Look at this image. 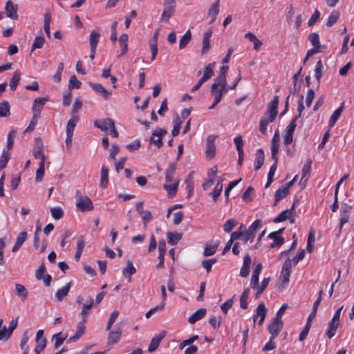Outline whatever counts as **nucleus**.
Wrapping results in <instances>:
<instances>
[{"mask_svg": "<svg viewBox=\"0 0 354 354\" xmlns=\"http://www.w3.org/2000/svg\"><path fill=\"white\" fill-rule=\"evenodd\" d=\"M76 206L77 208L84 212L86 211H91L94 207L91 200L86 196H82L80 191L76 192Z\"/></svg>", "mask_w": 354, "mask_h": 354, "instance_id": "obj_1", "label": "nucleus"}, {"mask_svg": "<svg viewBox=\"0 0 354 354\" xmlns=\"http://www.w3.org/2000/svg\"><path fill=\"white\" fill-rule=\"evenodd\" d=\"M176 7V4L175 0H164L163 12L161 15L160 20L168 21L174 15Z\"/></svg>", "mask_w": 354, "mask_h": 354, "instance_id": "obj_2", "label": "nucleus"}, {"mask_svg": "<svg viewBox=\"0 0 354 354\" xmlns=\"http://www.w3.org/2000/svg\"><path fill=\"white\" fill-rule=\"evenodd\" d=\"M261 226V221L259 219L256 220L253 223L248 227V230H245L244 232V243H246L248 241L252 243L255 237L257 230Z\"/></svg>", "mask_w": 354, "mask_h": 354, "instance_id": "obj_3", "label": "nucleus"}, {"mask_svg": "<svg viewBox=\"0 0 354 354\" xmlns=\"http://www.w3.org/2000/svg\"><path fill=\"white\" fill-rule=\"evenodd\" d=\"M167 133L165 129L157 128L151 133L149 142L155 145L158 149H160L162 145V138Z\"/></svg>", "mask_w": 354, "mask_h": 354, "instance_id": "obj_4", "label": "nucleus"}, {"mask_svg": "<svg viewBox=\"0 0 354 354\" xmlns=\"http://www.w3.org/2000/svg\"><path fill=\"white\" fill-rule=\"evenodd\" d=\"M283 321L277 319V318H272L271 323L268 326V330L270 334L272 339H275L283 328Z\"/></svg>", "mask_w": 354, "mask_h": 354, "instance_id": "obj_5", "label": "nucleus"}, {"mask_svg": "<svg viewBox=\"0 0 354 354\" xmlns=\"http://www.w3.org/2000/svg\"><path fill=\"white\" fill-rule=\"evenodd\" d=\"M291 260L288 257L283 263L282 270L280 274V279L283 283L289 281L290 275L291 273Z\"/></svg>", "mask_w": 354, "mask_h": 354, "instance_id": "obj_6", "label": "nucleus"}, {"mask_svg": "<svg viewBox=\"0 0 354 354\" xmlns=\"http://www.w3.org/2000/svg\"><path fill=\"white\" fill-rule=\"evenodd\" d=\"M17 10H18V6L17 4H15L11 0H8L5 6V11L6 13L7 17L12 19V20H17L18 19V15H17Z\"/></svg>", "mask_w": 354, "mask_h": 354, "instance_id": "obj_7", "label": "nucleus"}, {"mask_svg": "<svg viewBox=\"0 0 354 354\" xmlns=\"http://www.w3.org/2000/svg\"><path fill=\"white\" fill-rule=\"evenodd\" d=\"M43 148L42 140L40 138H36L35 139V147L32 150L33 156L35 158H40L41 161L43 158L44 162H45L46 157L43 153Z\"/></svg>", "mask_w": 354, "mask_h": 354, "instance_id": "obj_8", "label": "nucleus"}, {"mask_svg": "<svg viewBox=\"0 0 354 354\" xmlns=\"http://www.w3.org/2000/svg\"><path fill=\"white\" fill-rule=\"evenodd\" d=\"M216 138V136L214 135H209L207 138L205 153L209 158H214L216 154V147L214 145Z\"/></svg>", "mask_w": 354, "mask_h": 354, "instance_id": "obj_9", "label": "nucleus"}, {"mask_svg": "<svg viewBox=\"0 0 354 354\" xmlns=\"http://www.w3.org/2000/svg\"><path fill=\"white\" fill-rule=\"evenodd\" d=\"M166 334L167 332L165 330H162L159 334L156 335L154 337L152 338L148 347V351L149 353H153L157 350L160 342L165 337Z\"/></svg>", "mask_w": 354, "mask_h": 354, "instance_id": "obj_10", "label": "nucleus"}, {"mask_svg": "<svg viewBox=\"0 0 354 354\" xmlns=\"http://www.w3.org/2000/svg\"><path fill=\"white\" fill-rule=\"evenodd\" d=\"M279 97L276 95L270 102L268 106V111L270 112V122H272L275 120L278 114V105Z\"/></svg>", "mask_w": 354, "mask_h": 354, "instance_id": "obj_11", "label": "nucleus"}, {"mask_svg": "<svg viewBox=\"0 0 354 354\" xmlns=\"http://www.w3.org/2000/svg\"><path fill=\"white\" fill-rule=\"evenodd\" d=\"M263 265L261 263H259L254 270L252 272L251 281H250V287L252 289H256L259 288V274L262 270Z\"/></svg>", "mask_w": 354, "mask_h": 354, "instance_id": "obj_12", "label": "nucleus"}, {"mask_svg": "<svg viewBox=\"0 0 354 354\" xmlns=\"http://www.w3.org/2000/svg\"><path fill=\"white\" fill-rule=\"evenodd\" d=\"M219 5H220V0H216V2L212 3L208 10V17H211V20L209 22V24H213L219 13L220 9H219Z\"/></svg>", "mask_w": 354, "mask_h": 354, "instance_id": "obj_13", "label": "nucleus"}, {"mask_svg": "<svg viewBox=\"0 0 354 354\" xmlns=\"http://www.w3.org/2000/svg\"><path fill=\"white\" fill-rule=\"evenodd\" d=\"M89 86L96 92L100 93L104 99H109L111 96V92L106 90L102 84L90 82Z\"/></svg>", "mask_w": 354, "mask_h": 354, "instance_id": "obj_14", "label": "nucleus"}, {"mask_svg": "<svg viewBox=\"0 0 354 354\" xmlns=\"http://www.w3.org/2000/svg\"><path fill=\"white\" fill-rule=\"evenodd\" d=\"M213 31L212 29H209L205 31L203 36V47L201 50V54H205L210 48L209 39L212 37Z\"/></svg>", "mask_w": 354, "mask_h": 354, "instance_id": "obj_15", "label": "nucleus"}, {"mask_svg": "<svg viewBox=\"0 0 354 354\" xmlns=\"http://www.w3.org/2000/svg\"><path fill=\"white\" fill-rule=\"evenodd\" d=\"M122 333V330L121 328H117L115 330L110 331L109 333L107 344H115L118 343L120 339Z\"/></svg>", "mask_w": 354, "mask_h": 354, "instance_id": "obj_16", "label": "nucleus"}, {"mask_svg": "<svg viewBox=\"0 0 354 354\" xmlns=\"http://www.w3.org/2000/svg\"><path fill=\"white\" fill-rule=\"evenodd\" d=\"M82 309L80 313L82 319L87 320L88 316L89 315V313L88 312L93 306H94V300L91 296H89L87 299V303L82 305Z\"/></svg>", "mask_w": 354, "mask_h": 354, "instance_id": "obj_17", "label": "nucleus"}, {"mask_svg": "<svg viewBox=\"0 0 354 354\" xmlns=\"http://www.w3.org/2000/svg\"><path fill=\"white\" fill-rule=\"evenodd\" d=\"M268 309L266 307V305L264 303L261 302L260 303L256 310V315L255 317H260V319L259 321V325L261 326L263 325L265 318L266 317Z\"/></svg>", "mask_w": 354, "mask_h": 354, "instance_id": "obj_18", "label": "nucleus"}, {"mask_svg": "<svg viewBox=\"0 0 354 354\" xmlns=\"http://www.w3.org/2000/svg\"><path fill=\"white\" fill-rule=\"evenodd\" d=\"M206 314V309L204 308H201L195 311L191 316L188 318V322L189 324H193L196 323L197 321L205 317Z\"/></svg>", "mask_w": 354, "mask_h": 354, "instance_id": "obj_19", "label": "nucleus"}, {"mask_svg": "<svg viewBox=\"0 0 354 354\" xmlns=\"http://www.w3.org/2000/svg\"><path fill=\"white\" fill-rule=\"evenodd\" d=\"M339 326H340V322L334 321L333 319H332L330 321V322L328 324V329L326 332V335L328 336V337L329 339H331L332 337H334L335 332Z\"/></svg>", "mask_w": 354, "mask_h": 354, "instance_id": "obj_20", "label": "nucleus"}, {"mask_svg": "<svg viewBox=\"0 0 354 354\" xmlns=\"http://www.w3.org/2000/svg\"><path fill=\"white\" fill-rule=\"evenodd\" d=\"M268 238L274 240V242L270 245V248L280 247L284 243L285 241L283 237L277 235L273 232L268 234Z\"/></svg>", "mask_w": 354, "mask_h": 354, "instance_id": "obj_21", "label": "nucleus"}, {"mask_svg": "<svg viewBox=\"0 0 354 354\" xmlns=\"http://www.w3.org/2000/svg\"><path fill=\"white\" fill-rule=\"evenodd\" d=\"M72 282L67 283L64 287L59 289L55 294V297L59 301H62V299L68 295L70 288L71 287Z\"/></svg>", "mask_w": 354, "mask_h": 354, "instance_id": "obj_22", "label": "nucleus"}, {"mask_svg": "<svg viewBox=\"0 0 354 354\" xmlns=\"http://www.w3.org/2000/svg\"><path fill=\"white\" fill-rule=\"evenodd\" d=\"M344 102H343L341 104L340 106L333 112V115H331V117L329 120V122H328V125L330 128L335 125V124L339 119V116L341 115V114L344 110Z\"/></svg>", "mask_w": 354, "mask_h": 354, "instance_id": "obj_23", "label": "nucleus"}, {"mask_svg": "<svg viewBox=\"0 0 354 354\" xmlns=\"http://www.w3.org/2000/svg\"><path fill=\"white\" fill-rule=\"evenodd\" d=\"M128 35L126 33L122 34L119 37V44L121 47V53L120 56L124 55L128 50Z\"/></svg>", "mask_w": 354, "mask_h": 354, "instance_id": "obj_24", "label": "nucleus"}, {"mask_svg": "<svg viewBox=\"0 0 354 354\" xmlns=\"http://www.w3.org/2000/svg\"><path fill=\"white\" fill-rule=\"evenodd\" d=\"M26 237H27V232L26 231H22L19 233V234L17 237L15 244L12 250V251L13 252H17L21 248V246L24 244V243L26 240Z\"/></svg>", "mask_w": 354, "mask_h": 354, "instance_id": "obj_25", "label": "nucleus"}, {"mask_svg": "<svg viewBox=\"0 0 354 354\" xmlns=\"http://www.w3.org/2000/svg\"><path fill=\"white\" fill-rule=\"evenodd\" d=\"M290 191L287 189V187L283 186L282 187L278 189L274 194V206L277 205V203L285 198L288 194H289Z\"/></svg>", "mask_w": 354, "mask_h": 354, "instance_id": "obj_26", "label": "nucleus"}, {"mask_svg": "<svg viewBox=\"0 0 354 354\" xmlns=\"http://www.w3.org/2000/svg\"><path fill=\"white\" fill-rule=\"evenodd\" d=\"M109 183V169L105 165H102L101 168V180L100 187L105 188L107 187Z\"/></svg>", "mask_w": 354, "mask_h": 354, "instance_id": "obj_27", "label": "nucleus"}, {"mask_svg": "<svg viewBox=\"0 0 354 354\" xmlns=\"http://www.w3.org/2000/svg\"><path fill=\"white\" fill-rule=\"evenodd\" d=\"M167 242L171 245H176L178 241L182 239V234L178 232H167Z\"/></svg>", "mask_w": 354, "mask_h": 354, "instance_id": "obj_28", "label": "nucleus"}, {"mask_svg": "<svg viewBox=\"0 0 354 354\" xmlns=\"http://www.w3.org/2000/svg\"><path fill=\"white\" fill-rule=\"evenodd\" d=\"M257 158L254 161V169L256 171L260 169L263 165L265 155L262 149H259L257 151Z\"/></svg>", "mask_w": 354, "mask_h": 354, "instance_id": "obj_29", "label": "nucleus"}, {"mask_svg": "<svg viewBox=\"0 0 354 354\" xmlns=\"http://www.w3.org/2000/svg\"><path fill=\"white\" fill-rule=\"evenodd\" d=\"M245 37L248 39L250 41L254 44V49L258 51L262 46V41H260L254 34L251 32H248L245 35Z\"/></svg>", "mask_w": 354, "mask_h": 354, "instance_id": "obj_30", "label": "nucleus"}, {"mask_svg": "<svg viewBox=\"0 0 354 354\" xmlns=\"http://www.w3.org/2000/svg\"><path fill=\"white\" fill-rule=\"evenodd\" d=\"M100 35L95 30H92L89 35V44L91 48H97V44L99 43Z\"/></svg>", "mask_w": 354, "mask_h": 354, "instance_id": "obj_31", "label": "nucleus"}, {"mask_svg": "<svg viewBox=\"0 0 354 354\" xmlns=\"http://www.w3.org/2000/svg\"><path fill=\"white\" fill-rule=\"evenodd\" d=\"M214 65L215 63H210L207 66L205 67L203 75L201 77L203 80L206 82L214 75V72L213 70Z\"/></svg>", "mask_w": 354, "mask_h": 354, "instance_id": "obj_32", "label": "nucleus"}, {"mask_svg": "<svg viewBox=\"0 0 354 354\" xmlns=\"http://www.w3.org/2000/svg\"><path fill=\"white\" fill-rule=\"evenodd\" d=\"M15 294L21 297L23 301L28 298V292L24 286L16 283L15 284Z\"/></svg>", "mask_w": 354, "mask_h": 354, "instance_id": "obj_33", "label": "nucleus"}, {"mask_svg": "<svg viewBox=\"0 0 354 354\" xmlns=\"http://www.w3.org/2000/svg\"><path fill=\"white\" fill-rule=\"evenodd\" d=\"M48 97H37L35 99L34 103L32 107L33 111H37L40 113L42 107L45 104L46 102L48 101Z\"/></svg>", "mask_w": 354, "mask_h": 354, "instance_id": "obj_34", "label": "nucleus"}, {"mask_svg": "<svg viewBox=\"0 0 354 354\" xmlns=\"http://www.w3.org/2000/svg\"><path fill=\"white\" fill-rule=\"evenodd\" d=\"M176 170V165L175 163L170 164L166 169L165 171V178L166 181L168 183L173 182V178L175 174V171Z\"/></svg>", "mask_w": 354, "mask_h": 354, "instance_id": "obj_35", "label": "nucleus"}, {"mask_svg": "<svg viewBox=\"0 0 354 354\" xmlns=\"http://www.w3.org/2000/svg\"><path fill=\"white\" fill-rule=\"evenodd\" d=\"M10 104L8 101L0 103V118H7L10 115Z\"/></svg>", "mask_w": 354, "mask_h": 354, "instance_id": "obj_36", "label": "nucleus"}, {"mask_svg": "<svg viewBox=\"0 0 354 354\" xmlns=\"http://www.w3.org/2000/svg\"><path fill=\"white\" fill-rule=\"evenodd\" d=\"M21 80V73L19 71H15L14 75L10 82L9 86L12 91H15L17 86Z\"/></svg>", "mask_w": 354, "mask_h": 354, "instance_id": "obj_37", "label": "nucleus"}, {"mask_svg": "<svg viewBox=\"0 0 354 354\" xmlns=\"http://www.w3.org/2000/svg\"><path fill=\"white\" fill-rule=\"evenodd\" d=\"M109 118H105L104 120H96L94 122L95 127L100 129L102 131L107 133L108 131V126H109V123L107 122Z\"/></svg>", "mask_w": 354, "mask_h": 354, "instance_id": "obj_38", "label": "nucleus"}, {"mask_svg": "<svg viewBox=\"0 0 354 354\" xmlns=\"http://www.w3.org/2000/svg\"><path fill=\"white\" fill-rule=\"evenodd\" d=\"M192 39V34L190 30H187L184 35L180 38L179 41V48L183 49L189 44Z\"/></svg>", "mask_w": 354, "mask_h": 354, "instance_id": "obj_39", "label": "nucleus"}, {"mask_svg": "<svg viewBox=\"0 0 354 354\" xmlns=\"http://www.w3.org/2000/svg\"><path fill=\"white\" fill-rule=\"evenodd\" d=\"M250 290L246 288L242 292L240 297V307L243 309H247L248 307V299L249 297Z\"/></svg>", "mask_w": 354, "mask_h": 354, "instance_id": "obj_40", "label": "nucleus"}, {"mask_svg": "<svg viewBox=\"0 0 354 354\" xmlns=\"http://www.w3.org/2000/svg\"><path fill=\"white\" fill-rule=\"evenodd\" d=\"M77 122L78 117L77 116H74L68 120L66 126V134L73 135V131Z\"/></svg>", "mask_w": 354, "mask_h": 354, "instance_id": "obj_41", "label": "nucleus"}, {"mask_svg": "<svg viewBox=\"0 0 354 354\" xmlns=\"http://www.w3.org/2000/svg\"><path fill=\"white\" fill-rule=\"evenodd\" d=\"M136 272V268L133 266V263L131 260L127 261V266L122 270V274L124 275L128 274L130 279L131 275L135 274Z\"/></svg>", "mask_w": 354, "mask_h": 354, "instance_id": "obj_42", "label": "nucleus"}, {"mask_svg": "<svg viewBox=\"0 0 354 354\" xmlns=\"http://www.w3.org/2000/svg\"><path fill=\"white\" fill-rule=\"evenodd\" d=\"M219 245V241H217L214 245H206L204 248L203 255L205 257H209L214 254L217 250V248Z\"/></svg>", "mask_w": 354, "mask_h": 354, "instance_id": "obj_43", "label": "nucleus"}, {"mask_svg": "<svg viewBox=\"0 0 354 354\" xmlns=\"http://www.w3.org/2000/svg\"><path fill=\"white\" fill-rule=\"evenodd\" d=\"M322 295H323V290H321L319 292V295H318V297H317V300L313 304V310H312V311L310 312V313L308 315V317H310V318L311 317L312 318H315V317L318 306H319V304H320V302H321V301L322 299Z\"/></svg>", "mask_w": 354, "mask_h": 354, "instance_id": "obj_44", "label": "nucleus"}, {"mask_svg": "<svg viewBox=\"0 0 354 354\" xmlns=\"http://www.w3.org/2000/svg\"><path fill=\"white\" fill-rule=\"evenodd\" d=\"M179 181L177 180L170 185H164L165 189L167 192L169 196H173L176 194Z\"/></svg>", "mask_w": 354, "mask_h": 354, "instance_id": "obj_45", "label": "nucleus"}, {"mask_svg": "<svg viewBox=\"0 0 354 354\" xmlns=\"http://www.w3.org/2000/svg\"><path fill=\"white\" fill-rule=\"evenodd\" d=\"M277 168V163L274 162L272 165V166L270 167L268 174V180H267V183L265 185L266 188H268L270 185V184L273 182V180H274L273 177L276 172Z\"/></svg>", "mask_w": 354, "mask_h": 354, "instance_id": "obj_46", "label": "nucleus"}, {"mask_svg": "<svg viewBox=\"0 0 354 354\" xmlns=\"http://www.w3.org/2000/svg\"><path fill=\"white\" fill-rule=\"evenodd\" d=\"M45 171V162H44V160L40 161L39 167L36 171V178L35 180L37 182H41L43 179Z\"/></svg>", "mask_w": 354, "mask_h": 354, "instance_id": "obj_47", "label": "nucleus"}, {"mask_svg": "<svg viewBox=\"0 0 354 354\" xmlns=\"http://www.w3.org/2000/svg\"><path fill=\"white\" fill-rule=\"evenodd\" d=\"M223 190V184L221 183H217L214 191L209 193V195L212 196L214 202H216L218 198L220 196Z\"/></svg>", "mask_w": 354, "mask_h": 354, "instance_id": "obj_48", "label": "nucleus"}, {"mask_svg": "<svg viewBox=\"0 0 354 354\" xmlns=\"http://www.w3.org/2000/svg\"><path fill=\"white\" fill-rule=\"evenodd\" d=\"M339 17V12L333 10L328 18V20L326 21V26L331 27L332 26H333L337 22Z\"/></svg>", "mask_w": 354, "mask_h": 354, "instance_id": "obj_49", "label": "nucleus"}, {"mask_svg": "<svg viewBox=\"0 0 354 354\" xmlns=\"http://www.w3.org/2000/svg\"><path fill=\"white\" fill-rule=\"evenodd\" d=\"M45 43V39L43 36H37L32 45L31 51L37 48H41Z\"/></svg>", "mask_w": 354, "mask_h": 354, "instance_id": "obj_50", "label": "nucleus"}, {"mask_svg": "<svg viewBox=\"0 0 354 354\" xmlns=\"http://www.w3.org/2000/svg\"><path fill=\"white\" fill-rule=\"evenodd\" d=\"M322 68H323V64L321 60H319L315 66V77L318 82V84L320 82V80L322 77Z\"/></svg>", "mask_w": 354, "mask_h": 354, "instance_id": "obj_51", "label": "nucleus"}, {"mask_svg": "<svg viewBox=\"0 0 354 354\" xmlns=\"http://www.w3.org/2000/svg\"><path fill=\"white\" fill-rule=\"evenodd\" d=\"M10 158V153L7 151H3L2 155L0 158V171L6 167Z\"/></svg>", "mask_w": 354, "mask_h": 354, "instance_id": "obj_52", "label": "nucleus"}, {"mask_svg": "<svg viewBox=\"0 0 354 354\" xmlns=\"http://www.w3.org/2000/svg\"><path fill=\"white\" fill-rule=\"evenodd\" d=\"M174 125L171 130V134L173 137L177 136L179 134V131L181 127L182 121L179 117H177L174 121Z\"/></svg>", "mask_w": 354, "mask_h": 354, "instance_id": "obj_53", "label": "nucleus"}, {"mask_svg": "<svg viewBox=\"0 0 354 354\" xmlns=\"http://www.w3.org/2000/svg\"><path fill=\"white\" fill-rule=\"evenodd\" d=\"M82 83L77 79L75 75L70 77L68 88L71 90L73 88H79L81 86Z\"/></svg>", "mask_w": 354, "mask_h": 354, "instance_id": "obj_54", "label": "nucleus"}, {"mask_svg": "<svg viewBox=\"0 0 354 354\" xmlns=\"http://www.w3.org/2000/svg\"><path fill=\"white\" fill-rule=\"evenodd\" d=\"M308 40L313 44L314 47L317 46V48H321V44L319 42V35L316 32L310 33L308 36Z\"/></svg>", "mask_w": 354, "mask_h": 354, "instance_id": "obj_55", "label": "nucleus"}, {"mask_svg": "<svg viewBox=\"0 0 354 354\" xmlns=\"http://www.w3.org/2000/svg\"><path fill=\"white\" fill-rule=\"evenodd\" d=\"M51 216L56 220H59L63 217L64 212L61 207H52L50 209Z\"/></svg>", "mask_w": 354, "mask_h": 354, "instance_id": "obj_56", "label": "nucleus"}, {"mask_svg": "<svg viewBox=\"0 0 354 354\" xmlns=\"http://www.w3.org/2000/svg\"><path fill=\"white\" fill-rule=\"evenodd\" d=\"M216 258L205 259L202 261V266L206 270L207 272H209L212 270V267L214 263L216 262Z\"/></svg>", "mask_w": 354, "mask_h": 354, "instance_id": "obj_57", "label": "nucleus"}, {"mask_svg": "<svg viewBox=\"0 0 354 354\" xmlns=\"http://www.w3.org/2000/svg\"><path fill=\"white\" fill-rule=\"evenodd\" d=\"M254 192L252 187H248L242 195V199L245 202H251L253 198L251 194Z\"/></svg>", "mask_w": 354, "mask_h": 354, "instance_id": "obj_58", "label": "nucleus"}, {"mask_svg": "<svg viewBox=\"0 0 354 354\" xmlns=\"http://www.w3.org/2000/svg\"><path fill=\"white\" fill-rule=\"evenodd\" d=\"M270 122V118H267L266 117H263L260 120V125H259V131L260 132L265 135L267 131V126L269 124Z\"/></svg>", "mask_w": 354, "mask_h": 354, "instance_id": "obj_59", "label": "nucleus"}, {"mask_svg": "<svg viewBox=\"0 0 354 354\" xmlns=\"http://www.w3.org/2000/svg\"><path fill=\"white\" fill-rule=\"evenodd\" d=\"M50 15L46 13L44 16V32L48 37H50Z\"/></svg>", "mask_w": 354, "mask_h": 354, "instance_id": "obj_60", "label": "nucleus"}, {"mask_svg": "<svg viewBox=\"0 0 354 354\" xmlns=\"http://www.w3.org/2000/svg\"><path fill=\"white\" fill-rule=\"evenodd\" d=\"M237 224L235 219L232 218L227 220L223 225V230L226 232H230L233 227Z\"/></svg>", "mask_w": 354, "mask_h": 354, "instance_id": "obj_61", "label": "nucleus"}, {"mask_svg": "<svg viewBox=\"0 0 354 354\" xmlns=\"http://www.w3.org/2000/svg\"><path fill=\"white\" fill-rule=\"evenodd\" d=\"M142 221L143 223L144 227L146 228L147 224L152 220L153 216L150 211L145 210V212L141 215Z\"/></svg>", "mask_w": 354, "mask_h": 354, "instance_id": "obj_62", "label": "nucleus"}, {"mask_svg": "<svg viewBox=\"0 0 354 354\" xmlns=\"http://www.w3.org/2000/svg\"><path fill=\"white\" fill-rule=\"evenodd\" d=\"M119 315V312L118 311H113L111 315H110V317L109 319V321L107 322V324H106V330L108 331L111 329L112 325L113 324V323L115 322L116 319L118 318Z\"/></svg>", "mask_w": 354, "mask_h": 354, "instance_id": "obj_63", "label": "nucleus"}, {"mask_svg": "<svg viewBox=\"0 0 354 354\" xmlns=\"http://www.w3.org/2000/svg\"><path fill=\"white\" fill-rule=\"evenodd\" d=\"M234 142L236 145L238 153H244L242 137L241 136H236L234 138Z\"/></svg>", "mask_w": 354, "mask_h": 354, "instance_id": "obj_64", "label": "nucleus"}]
</instances>
